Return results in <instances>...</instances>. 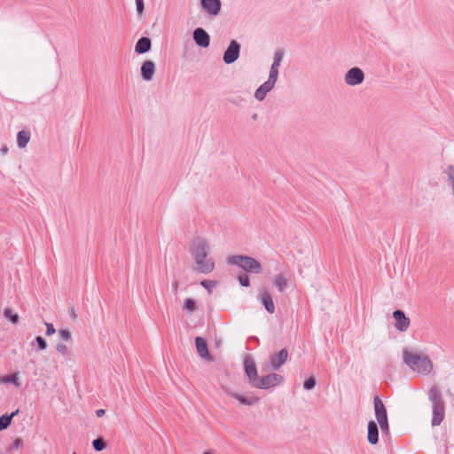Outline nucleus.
Masks as SVG:
<instances>
[{
  "label": "nucleus",
  "mask_w": 454,
  "mask_h": 454,
  "mask_svg": "<svg viewBox=\"0 0 454 454\" xmlns=\"http://www.w3.org/2000/svg\"><path fill=\"white\" fill-rule=\"evenodd\" d=\"M74 454H75V453H74Z\"/></svg>",
  "instance_id": "nucleus-44"
},
{
  "label": "nucleus",
  "mask_w": 454,
  "mask_h": 454,
  "mask_svg": "<svg viewBox=\"0 0 454 454\" xmlns=\"http://www.w3.org/2000/svg\"><path fill=\"white\" fill-rule=\"evenodd\" d=\"M244 367L246 375L248 378L249 384L252 387H254V384L257 383L259 378H258V372L257 369L254 364V361L250 356H247L244 361Z\"/></svg>",
  "instance_id": "nucleus-9"
},
{
  "label": "nucleus",
  "mask_w": 454,
  "mask_h": 454,
  "mask_svg": "<svg viewBox=\"0 0 454 454\" xmlns=\"http://www.w3.org/2000/svg\"><path fill=\"white\" fill-rule=\"evenodd\" d=\"M189 251L194 261L193 270L196 272L209 274L215 270V261L208 257L211 252L210 245L205 237L196 236L192 238Z\"/></svg>",
  "instance_id": "nucleus-1"
},
{
  "label": "nucleus",
  "mask_w": 454,
  "mask_h": 454,
  "mask_svg": "<svg viewBox=\"0 0 454 454\" xmlns=\"http://www.w3.org/2000/svg\"><path fill=\"white\" fill-rule=\"evenodd\" d=\"M203 11L211 17L217 16L221 12V0H200Z\"/></svg>",
  "instance_id": "nucleus-11"
},
{
  "label": "nucleus",
  "mask_w": 454,
  "mask_h": 454,
  "mask_svg": "<svg viewBox=\"0 0 454 454\" xmlns=\"http://www.w3.org/2000/svg\"><path fill=\"white\" fill-rule=\"evenodd\" d=\"M445 173L448 176V179H449V182H450V184L451 186V189H452V193H453V196H454V163L451 164V165H449L445 170Z\"/></svg>",
  "instance_id": "nucleus-26"
},
{
  "label": "nucleus",
  "mask_w": 454,
  "mask_h": 454,
  "mask_svg": "<svg viewBox=\"0 0 454 454\" xmlns=\"http://www.w3.org/2000/svg\"><path fill=\"white\" fill-rule=\"evenodd\" d=\"M193 39L199 46L203 48H207L210 43L208 34L201 27H198L193 31Z\"/></svg>",
  "instance_id": "nucleus-15"
},
{
  "label": "nucleus",
  "mask_w": 454,
  "mask_h": 454,
  "mask_svg": "<svg viewBox=\"0 0 454 454\" xmlns=\"http://www.w3.org/2000/svg\"><path fill=\"white\" fill-rule=\"evenodd\" d=\"M152 43L150 38L148 37H142L140 38L135 46V51L138 54H143L151 50Z\"/></svg>",
  "instance_id": "nucleus-21"
},
{
  "label": "nucleus",
  "mask_w": 454,
  "mask_h": 454,
  "mask_svg": "<svg viewBox=\"0 0 454 454\" xmlns=\"http://www.w3.org/2000/svg\"><path fill=\"white\" fill-rule=\"evenodd\" d=\"M368 442L371 444H376L379 441V430L378 426L374 421H369L368 423V434H367Z\"/></svg>",
  "instance_id": "nucleus-20"
},
{
  "label": "nucleus",
  "mask_w": 454,
  "mask_h": 454,
  "mask_svg": "<svg viewBox=\"0 0 454 454\" xmlns=\"http://www.w3.org/2000/svg\"><path fill=\"white\" fill-rule=\"evenodd\" d=\"M227 262L231 265H237L247 272L259 274L262 271L261 263L250 256L232 255L227 259Z\"/></svg>",
  "instance_id": "nucleus-4"
},
{
  "label": "nucleus",
  "mask_w": 454,
  "mask_h": 454,
  "mask_svg": "<svg viewBox=\"0 0 454 454\" xmlns=\"http://www.w3.org/2000/svg\"><path fill=\"white\" fill-rule=\"evenodd\" d=\"M378 422H379V425L383 432L388 431L387 419H386L385 420H384V419H379Z\"/></svg>",
  "instance_id": "nucleus-37"
},
{
  "label": "nucleus",
  "mask_w": 454,
  "mask_h": 454,
  "mask_svg": "<svg viewBox=\"0 0 454 454\" xmlns=\"http://www.w3.org/2000/svg\"><path fill=\"white\" fill-rule=\"evenodd\" d=\"M137 12L140 15L145 9L144 0H136Z\"/></svg>",
  "instance_id": "nucleus-35"
},
{
  "label": "nucleus",
  "mask_w": 454,
  "mask_h": 454,
  "mask_svg": "<svg viewBox=\"0 0 454 454\" xmlns=\"http://www.w3.org/2000/svg\"><path fill=\"white\" fill-rule=\"evenodd\" d=\"M59 336L64 341H69L72 339V334L67 329H60L59 331Z\"/></svg>",
  "instance_id": "nucleus-28"
},
{
  "label": "nucleus",
  "mask_w": 454,
  "mask_h": 454,
  "mask_svg": "<svg viewBox=\"0 0 454 454\" xmlns=\"http://www.w3.org/2000/svg\"><path fill=\"white\" fill-rule=\"evenodd\" d=\"M278 79L269 75L268 80L263 82L254 92V98L258 101H262L266 96L267 93L270 92L275 86Z\"/></svg>",
  "instance_id": "nucleus-10"
},
{
  "label": "nucleus",
  "mask_w": 454,
  "mask_h": 454,
  "mask_svg": "<svg viewBox=\"0 0 454 454\" xmlns=\"http://www.w3.org/2000/svg\"><path fill=\"white\" fill-rule=\"evenodd\" d=\"M288 357V352L286 349H281L278 354L274 355L270 358V366L274 370L279 369L282 364H285Z\"/></svg>",
  "instance_id": "nucleus-16"
},
{
  "label": "nucleus",
  "mask_w": 454,
  "mask_h": 454,
  "mask_svg": "<svg viewBox=\"0 0 454 454\" xmlns=\"http://www.w3.org/2000/svg\"><path fill=\"white\" fill-rule=\"evenodd\" d=\"M200 285L207 289L209 292H211V288L215 286V283L211 280H202L200 282Z\"/></svg>",
  "instance_id": "nucleus-34"
},
{
  "label": "nucleus",
  "mask_w": 454,
  "mask_h": 454,
  "mask_svg": "<svg viewBox=\"0 0 454 454\" xmlns=\"http://www.w3.org/2000/svg\"><path fill=\"white\" fill-rule=\"evenodd\" d=\"M304 388L309 390V389H312V377L309 378L305 382H304Z\"/></svg>",
  "instance_id": "nucleus-39"
},
{
  "label": "nucleus",
  "mask_w": 454,
  "mask_h": 454,
  "mask_svg": "<svg viewBox=\"0 0 454 454\" xmlns=\"http://www.w3.org/2000/svg\"><path fill=\"white\" fill-rule=\"evenodd\" d=\"M92 445L97 451H101L106 448V443L102 438L95 439L92 442Z\"/></svg>",
  "instance_id": "nucleus-27"
},
{
  "label": "nucleus",
  "mask_w": 454,
  "mask_h": 454,
  "mask_svg": "<svg viewBox=\"0 0 454 454\" xmlns=\"http://www.w3.org/2000/svg\"><path fill=\"white\" fill-rule=\"evenodd\" d=\"M283 377L280 374L270 373L258 380L254 384L255 388L267 389L280 384L283 381Z\"/></svg>",
  "instance_id": "nucleus-5"
},
{
  "label": "nucleus",
  "mask_w": 454,
  "mask_h": 454,
  "mask_svg": "<svg viewBox=\"0 0 454 454\" xmlns=\"http://www.w3.org/2000/svg\"><path fill=\"white\" fill-rule=\"evenodd\" d=\"M18 413H19V410H16L11 415L5 414V415L1 416L0 417V430L7 428L10 426L12 418L14 416H16Z\"/></svg>",
  "instance_id": "nucleus-24"
},
{
  "label": "nucleus",
  "mask_w": 454,
  "mask_h": 454,
  "mask_svg": "<svg viewBox=\"0 0 454 454\" xmlns=\"http://www.w3.org/2000/svg\"><path fill=\"white\" fill-rule=\"evenodd\" d=\"M403 362L414 372L427 375L433 370V363L430 358L421 353L411 352L408 349L403 351Z\"/></svg>",
  "instance_id": "nucleus-2"
},
{
  "label": "nucleus",
  "mask_w": 454,
  "mask_h": 454,
  "mask_svg": "<svg viewBox=\"0 0 454 454\" xmlns=\"http://www.w3.org/2000/svg\"><path fill=\"white\" fill-rule=\"evenodd\" d=\"M35 340H36V343L38 345V348L41 350H44L47 348V343H46L45 340L43 337L37 336L35 338Z\"/></svg>",
  "instance_id": "nucleus-33"
},
{
  "label": "nucleus",
  "mask_w": 454,
  "mask_h": 454,
  "mask_svg": "<svg viewBox=\"0 0 454 454\" xmlns=\"http://www.w3.org/2000/svg\"><path fill=\"white\" fill-rule=\"evenodd\" d=\"M259 299L269 313L273 314L275 312V304L271 294L266 289L261 288L259 290Z\"/></svg>",
  "instance_id": "nucleus-13"
},
{
  "label": "nucleus",
  "mask_w": 454,
  "mask_h": 454,
  "mask_svg": "<svg viewBox=\"0 0 454 454\" xmlns=\"http://www.w3.org/2000/svg\"><path fill=\"white\" fill-rule=\"evenodd\" d=\"M31 137V134L29 130H21L17 135V145L19 148L22 149L27 146Z\"/></svg>",
  "instance_id": "nucleus-22"
},
{
  "label": "nucleus",
  "mask_w": 454,
  "mask_h": 454,
  "mask_svg": "<svg viewBox=\"0 0 454 454\" xmlns=\"http://www.w3.org/2000/svg\"><path fill=\"white\" fill-rule=\"evenodd\" d=\"M1 153H2L3 154H6V153H8V147H7L6 145L3 146V147L1 148Z\"/></svg>",
  "instance_id": "nucleus-41"
},
{
  "label": "nucleus",
  "mask_w": 454,
  "mask_h": 454,
  "mask_svg": "<svg viewBox=\"0 0 454 454\" xmlns=\"http://www.w3.org/2000/svg\"><path fill=\"white\" fill-rule=\"evenodd\" d=\"M23 445V440L21 438H16L12 442V448L20 449Z\"/></svg>",
  "instance_id": "nucleus-38"
},
{
  "label": "nucleus",
  "mask_w": 454,
  "mask_h": 454,
  "mask_svg": "<svg viewBox=\"0 0 454 454\" xmlns=\"http://www.w3.org/2000/svg\"><path fill=\"white\" fill-rule=\"evenodd\" d=\"M141 76L145 82L153 80L156 67L155 64L152 60H145L141 66Z\"/></svg>",
  "instance_id": "nucleus-14"
},
{
  "label": "nucleus",
  "mask_w": 454,
  "mask_h": 454,
  "mask_svg": "<svg viewBox=\"0 0 454 454\" xmlns=\"http://www.w3.org/2000/svg\"><path fill=\"white\" fill-rule=\"evenodd\" d=\"M203 454H211L210 452H204Z\"/></svg>",
  "instance_id": "nucleus-43"
},
{
  "label": "nucleus",
  "mask_w": 454,
  "mask_h": 454,
  "mask_svg": "<svg viewBox=\"0 0 454 454\" xmlns=\"http://www.w3.org/2000/svg\"><path fill=\"white\" fill-rule=\"evenodd\" d=\"M273 284L279 292H283L287 286V279L283 274H278L273 278Z\"/></svg>",
  "instance_id": "nucleus-23"
},
{
  "label": "nucleus",
  "mask_w": 454,
  "mask_h": 454,
  "mask_svg": "<svg viewBox=\"0 0 454 454\" xmlns=\"http://www.w3.org/2000/svg\"><path fill=\"white\" fill-rule=\"evenodd\" d=\"M4 316L8 317L13 324H17L19 322V316L17 314H12L10 309H6L4 310Z\"/></svg>",
  "instance_id": "nucleus-30"
},
{
  "label": "nucleus",
  "mask_w": 454,
  "mask_h": 454,
  "mask_svg": "<svg viewBox=\"0 0 454 454\" xmlns=\"http://www.w3.org/2000/svg\"><path fill=\"white\" fill-rule=\"evenodd\" d=\"M239 282L242 286H246V287L249 286V285H250L249 278L246 274L239 276Z\"/></svg>",
  "instance_id": "nucleus-31"
},
{
  "label": "nucleus",
  "mask_w": 454,
  "mask_h": 454,
  "mask_svg": "<svg viewBox=\"0 0 454 454\" xmlns=\"http://www.w3.org/2000/svg\"><path fill=\"white\" fill-rule=\"evenodd\" d=\"M56 351L61 356H67L68 354V347L62 342L56 344Z\"/></svg>",
  "instance_id": "nucleus-29"
},
{
  "label": "nucleus",
  "mask_w": 454,
  "mask_h": 454,
  "mask_svg": "<svg viewBox=\"0 0 454 454\" xmlns=\"http://www.w3.org/2000/svg\"><path fill=\"white\" fill-rule=\"evenodd\" d=\"M184 309L192 313L197 309V303L194 299L188 298L184 301Z\"/></svg>",
  "instance_id": "nucleus-25"
},
{
  "label": "nucleus",
  "mask_w": 454,
  "mask_h": 454,
  "mask_svg": "<svg viewBox=\"0 0 454 454\" xmlns=\"http://www.w3.org/2000/svg\"><path fill=\"white\" fill-rule=\"evenodd\" d=\"M172 287H173V290L176 291V290H177V288H178V284H177V282L174 283V284H173V286H172Z\"/></svg>",
  "instance_id": "nucleus-42"
},
{
  "label": "nucleus",
  "mask_w": 454,
  "mask_h": 454,
  "mask_svg": "<svg viewBox=\"0 0 454 454\" xmlns=\"http://www.w3.org/2000/svg\"><path fill=\"white\" fill-rule=\"evenodd\" d=\"M2 382L7 383V382H13L15 385H19L18 383V377L16 374L6 376L1 379Z\"/></svg>",
  "instance_id": "nucleus-32"
},
{
  "label": "nucleus",
  "mask_w": 454,
  "mask_h": 454,
  "mask_svg": "<svg viewBox=\"0 0 454 454\" xmlns=\"http://www.w3.org/2000/svg\"><path fill=\"white\" fill-rule=\"evenodd\" d=\"M45 325H46V335L51 336L56 333V330L52 324L45 323Z\"/></svg>",
  "instance_id": "nucleus-36"
},
{
  "label": "nucleus",
  "mask_w": 454,
  "mask_h": 454,
  "mask_svg": "<svg viewBox=\"0 0 454 454\" xmlns=\"http://www.w3.org/2000/svg\"><path fill=\"white\" fill-rule=\"evenodd\" d=\"M239 52L240 44L237 41L231 40L228 48L223 53V62L227 65L235 62L239 57Z\"/></svg>",
  "instance_id": "nucleus-8"
},
{
  "label": "nucleus",
  "mask_w": 454,
  "mask_h": 454,
  "mask_svg": "<svg viewBox=\"0 0 454 454\" xmlns=\"http://www.w3.org/2000/svg\"><path fill=\"white\" fill-rule=\"evenodd\" d=\"M195 345H196V348H197L199 355L202 358H204L207 361L212 360V356H210L208 349H207V342L203 338L196 337L195 338Z\"/></svg>",
  "instance_id": "nucleus-17"
},
{
  "label": "nucleus",
  "mask_w": 454,
  "mask_h": 454,
  "mask_svg": "<svg viewBox=\"0 0 454 454\" xmlns=\"http://www.w3.org/2000/svg\"><path fill=\"white\" fill-rule=\"evenodd\" d=\"M106 413V411L103 410V409H99L96 411V414L98 418L102 417L103 415H105Z\"/></svg>",
  "instance_id": "nucleus-40"
},
{
  "label": "nucleus",
  "mask_w": 454,
  "mask_h": 454,
  "mask_svg": "<svg viewBox=\"0 0 454 454\" xmlns=\"http://www.w3.org/2000/svg\"><path fill=\"white\" fill-rule=\"evenodd\" d=\"M224 391L228 395L237 400L242 405L253 406L260 401L259 397L253 394L243 395L227 388H225Z\"/></svg>",
  "instance_id": "nucleus-6"
},
{
  "label": "nucleus",
  "mask_w": 454,
  "mask_h": 454,
  "mask_svg": "<svg viewBox=\"0 0 454 454\" xmlns=\"http://www.w3.org/2000/svg\"><path fill=\"white\" fill-rule=\"evenodd\" d=\"M345 82L349 86L361 84L364 80V74L360 67H352L345 74Z\"/></svg>",
  "instance_id": "nucleus-7"
},
{
  "label": "nucleus",
  "mask_w": 454,
  "mask_h": 454,
  "mask_svg": "<svg viewBox=\"0 0 454 454\" xmlns=\"http://www.w3.org/2000/svg\"><path fill=\"white\" fill-rule=\"evenodd\" d=\"M393 317L395 320V326L400 332H406L410 326L411 320L405 316L404 312L400 309H396L393 312Z\"/></svg>",
  "instance_id": "nucleus-12"
},
{
  "label": "nucleus",
  "mask_w": 454,
  "mask_h": 454,
  "mask_svg": "<svg viewBox=\"0 0 454 454\" xmlns=\"http://www.w3.org/2000/svg\"><path fill=\"white\" fill-rule=\"evenodd\" d=\"M283 57H284V54L281 51H275L274 58H273V63L270 67L269 75L273 76L277 79L278 78V68L280 67Z\"/></svg>",
  "instance_id": "nucleus-18"
},
{
  "label": "nucleus",
  "mask_w": 454,
  "mask_h": 454,
  "mask_svg": "<svg viewBox=\"0 0 454 454\" xmlns=\"http://www.w3.org/2000/svg\"><path fill=\"white\" fill-rule=\"evenodd\" d=\"M428 399L432 404V420L433 427L439 426L445 414V403L443 401L441 389L438 386H433L427 392Z\"/></svg>",
  "instance_id": "nucleus-3"
},
{
  "label": "nucleus",
  "mask_w": 454,
  "mask_h": 454,
  "mask_svg": "<svg viewBox=\"0 0 454 454\" xmlns=\"http://www.w3.org/2000/svg\"><path fill=\"white\" fill-rule=\"evenodd\" d=\"M373 403H374V411H375V416H376L377 420L383 419L385 420L386 419H387V410L385 408V405L383 404L382 401L380 400V398L378 395L374 396Z\"/></svg>",
  "instance_id": "nucleus-19"
}]
</instances>
